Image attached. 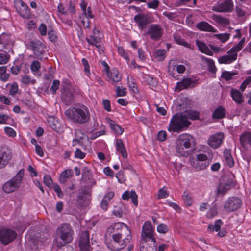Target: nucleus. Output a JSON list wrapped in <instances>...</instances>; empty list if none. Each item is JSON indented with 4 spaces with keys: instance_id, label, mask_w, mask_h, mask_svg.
Segmentation results:
<instances>
[{
    "instance_id": "64",
    "label": "nucleus",
    "mask_w": 251,
    "mask_h": 251,
    "mask_svg": "<svg viewBox=\"0 0 251 251\" xmlns=\"http://www.w3.org/2000/svg\"><path fill=\"white\" fill-rule=\"evenodd\" d=\"M4 131L10 137H14L16 135V132L11 127H5Z\"/></svg>"
},
{
    "instance_id": "8",
    "label": "nucleus",
    "mask_w": 251,
    "mask_h": 251,
    "mask_svg": "<svg viewBox=\"0 0 251 251\" xmlns=\"http://www.w3.org/2000/svg\"><path fill=\"white\" fill-rule=\"evenodd\" d=\"M28 48L33 50L34 54L38 59H42L46 49V46L43 42L38 40H33L29 43Z\"/></svg>"
},
{
    "instance_id": "14",
    "label": "nucleus",
    "mask_w": 251,
    "mask_h": 251,
    "mask_svg": "<svg viewBox=\"0 0 251 251\" xmlns=\"http://www.w3.org/2000/svg\"><path fill=\"white\" fill-rule=\"evenodd\" d=\"M194 142L193 137L188 134H182L176 140V144H179L188 149L190 147L191 143Z\"/></svg>"
},
{
    "instance_id": "62",
    "label": "nucleus",
    "mask_w": 251,
    "mask_h": 251,
    "mask_svg": "<svg viewBox=\"0 0 251 251\" xmlns=\"http://www.w3.org/2000/svg\"><path fill=\"white\" fill-rule=\"evenodd\" d=\"M167 134L165 131H160L157 134V139L160 141H164L166 138Z\"/></svg>"
},
{
    "instance_id": "47",
    "label": "nucleus",
    "mask_w": 251,
    "mask_h": 251,
    "mask_svg": "<svg viewBox=\"0 0 251 251\" xmlns=\"http://www.w3.org/2000/svg\"><path fill=\"white\" fill-rule=\"evenodd\" d=\"M9 59V55L6 52L0 50V64H6Z\"/></svg>"
},
{
    "instance_id": "34",
    "label": "nucleus",
    "mask_w": 251,
    "mask_h": 251,
    "mask_svg": "<svg viewBox=\"0 0 251 251\" xmlns=\"http://www.w3.org/2000/svg\"><path fill=\"white\" fill-rule=\"evenodd\" d=\"M209 161H200L195 160L193 162L192 166L197 171L205 169L209 165Z\"/></svg>"
},
{
    "instance_id": "37",
    "label": "nucleus",
    "mask_w": 251,
    "mask_h": 251,
    "mask_svg": "<svg viewBox=\"0 0 251 251\" xmlns=\"http://www.w3.org/2000/svg\"><path fill=\"white\" fill-rule=\"evenodd\" d=\"M120 232H117L114 229V227L111 225L107 229L105 235V242L110 239L112 237V235L114 234H117Z\"/></svg>"
},
{
    "instance_id": "2",
    "label": "nucleus",
    "mask_w": 251,
    "mask_h": 251,
    "mask_svg": "<svg viewBox=\"0 0 251 251\" xmlns=\"http://www.w3.org/2000/svg\"><path fill=\"white\" fill-rule=\"evenodd\" d=\"M126 234L120 232L112 235V239L106 241L105 244L107 248L113 251H119L124 248L131 239L130 229L125 228Z\"/></svg>"
},
{
    "instance_id": "23",
    "label": "nucleus",
    "mask_w": 251,
    "mask_h": 251,
    "mask_svg": "<svg viewBox=\"0 0 251 251\" xmlns=\"http://www.w3.org/2000/svg\"><path fill=\"white\" fill-rule=\"evenodd\" d=\"M240 141L242 146L246 149L248 144L251 146V133L244 132L240 137Z\"/></svg>"
},
{
    "instance_id": "19",
    "label": "nucleus",
    "mask_w": 251,
    "mask_h": 251,
    "mask_svg": "<svg viewBox=\"0 0 251 251\" xmlns=\"http://www.w3.org/2000/svg\"><path fill=\"white\" fill-rule=\"evenodd\" d=\"M218 12H230L233 9V3L232 0H226L219 4L217 7Z\"/></svg>"
},
{
    "instance_id": "40",
    "label": "nucleus",
    "mask_w": 251,
    "mask_h": 251,
    "mask_svg": "<svg viewBox=\"0 0 251 251\" xmlns=\"http://www.w3.org/2000/svg\"><path fill=\"white\" fill-rule=\"evenodd\" d=\"M147 244H143L140 245V251H157V245L156 242H153V246H148L146 247Z\"/></svg>"
},
{
    "instance_id": "5",
    "label": "nucleus",
    "mask_w": 251,
    "mask_h": 251,
    "mask_svg": "<svg viewBox=\"0 0 251 251\" xmlns=\"http://www.w3.org/2000/svg\"><path fill=\"white\" fill-rule=\"evenodd\" d=\"M24 175V170L21 169L15 176L6 182L3 186V190L6 193H10L19 188Z\"/></svg>"
},
{
    "instance_id": "13",
    "label": "nucleus",
    "mask_w": 251,
    "mask_h": 251,
    "mask_svg": "<svg viewBox=\"0 0 251 251\" xmlns=\"http://www.w3.org/2000/svg\"><path fill=\"white\" fill-rule=\"evenodd\" d=\"M79 246L80 251H91L88 231L85 230L81 233L79 241Z\"/></svg>"
},
{
    "instance_id": "33",
    "label": "nucleus",
    "mask_w": 251,
    "mask_h": 251,
    "mask_svg": "<svg viewBox=\"0 0 251 251\" xmlns=\"http://www.w3.org/2000/svg\"><path fill=\"white\" fill-rule=\"evenodd\" d=\"M183 116L188 120L189 119L196 120L199 118V113L196 111L191 110H186L183 112H181Z\"/></svg>"
},
{
    "instance_id": "28",
    "label": "nucleus",
    "mask_w": 251,
    "mask_h": 251,
    "mask_svg": "<svg viewBox=\"0 0 251 251\" xmlns=\"http://www.w3.org/2000/svg\"><path fill=\"white\" fill-rule=\"evenodd\" d=\"M224 157L226 164L229 167H232L234 165V161L231 155V150L229 149H225L224 151Z\"/></svg>"
},
{
    "instance_id": "15",
    "label": "nucleus",
    "mask_w": 251,
    "mask_h": 251,
    "mask_svg": "<svg viewBox=\"0 0 251 251\" xmlns=\"http://www.w3.org/2000/svg\"><path fill=\"white\" fill-rule=\"evenodd\" d=\"M81 181L84 183H87L89 189H91L96 184L95 180L93 178V175L88 167H84L82 170Z\"/></svg>"
},
{
    "instance_id": "32",
    "label": "nucleus",
    "mask_w": 251,
    "mask_h": 251,
    "mask_svg": "<svg viewBox=\"0 0 251 251\" xmlns=\"http://www.w3.org/2000/svg\"><path fill=\"white\" fill-rule=\"evenodd\" d=\"M231 96L233 100L238 104H241L244 101L242 95L238 90L232 89L231 90Z\"/></svg>"
},
{
    "instance_id": "58",
    "label": "nucleus",
    "mask_w": 251,
    "mask_h": 251,
    "mask_svg": "<svg viewBox=\"0 0 251 251\" xmlns=\"http://www.w3.org/2000/svg\"><path fill=\"white\" fill-rule=\"evenodd\" d=\"M169 196V193L167 190H164L163 188L159 189L158 194V199L165 198Z\"/></svg>"
},
{
    "instance_id": "21",
    "label": "nucleus",
    "mask_w": 251,
    "mask_h": 251,
    "mask_svg": "<svg viewBox=\"0 0 251 251\" xmlns=\"http://www.w3.org/2000/svg\"><path fill=\"white\" fill-rule=\"evenodd\" d=\"M197 82V80H193L189 78L183 79L181 82L177 83L176 89H178V91H180L183 89L187 88L191 84H196Z\"/></svg>"
},
{
    "instance_id": "31",
    "label": "nucleus",
    "mask_w": 251,
    "mask_h": 251,
    "mask_svg": "<svg viewBox=\"0 0 251 251\" xmlns=\"http://www.w3.org/2000/svg\"><path fill=\"white\" fill-rule=\"evenodd\" d=\"M226 110L222 106L217 108L212 114V118L214 119H221L225 117Z\"/></svg>"
},
{
    "instance_id": "39",
    "label": "nucleus",
    "mask_w": 251,
    "mask_h": 251,
    "mask_svg": "<svg viewBox=\"0 0 251 251\" xmlns=\"http://www.w3.org/2000/svg\"><path fill=\"white\" fill-rule=\"evenodd\" d=\"M222 224L223 222L221 220H217L215 221L214 225L209 224L208 226V229L211 231H213L215 230V231L218 232L220 230Z\"/></svg>"
},
{
    "instance_id": "18",
    "label": "nucleus",
    "mask_w": 251,
    "mask_h": 251,
    "mask_svg": "<svg viewBox=\"0 0 251 251\" xmlns=\"http://www.w3.org/2000/svg\"><path fill=\"white\" fill-rule=\"evenodd\" d=\"M61 98L67 105H71L74 102V96L70 89H62Z\"/></svg>"
},
{
    "instance_id": "30",
    "label": "nucleus",
    "mask_w": 251,
    "mask_h": 251,
    "mask_svg": "<svg viewBox=\"0 0 251 251\" xmlns=\"http://www.w3.org/2000/svg\"><path fill=\"white\" fill-rule=\"evenodd\" d=\"M107 75L113 83H117L121 79V77L119 75V72L116 69H112L110 72H108Z\"/></svg>"
},
{
    "instance_id": "55",
    "label": "nucleus",
    "mask_w": 251,
    "mask_h": 251,
    "mask_svg": "<svg viewBox=\"0 0 251 251\" xmlns=\"http://www.w3.org/2000/svg\"><path fill=\"white\" fill-rule=\"evenodd\" d=\"M116 92L117 97L124 96L126 94V88H123L121 89L120 86H117Z\"/></svg>"
},
{
    "instance_id": "41",
    "label": "nucleus",
    "mask_w": 251,
    "mask_h": 251,
    "mask_svg": "<svg viewBox=\"0 0 251 251\" xmlns=\"http://www.w3.org/2000/svg\"><path fill=\"white\" fill-rule=\"evenodd\" d=\"M11 41V34L3 33L0 35V44H8Z\"/></svg>"
},
{
    "instance_id": "10",
    "label": "nucleus",
    "mask_w": 251,
    "mask_h": 251,
    "mask_svg": "<svg viewBox=\"0 0 251 251\" xmlns=\"http://www.w3.org/2000/svg\"><path fill=\"white\" fill-rule=\"evenodd\" d=\"M242 204L241 200L237 197L229 198L225 202L224 208L227 212L237 210Z\"/></svg>"
},
{
    "instance_id": "29",
    "label": "nucleus",
    "mask_w": 251,
    "mask_h": 251,
    "mask_svg": "<svg viewBox=\"0 0 251 251\" xmlns=\"http://www.w3.org/2000/svg\"><path fill=\"white\" fill-rule=\"evenodd\" d=\"M196 42L200 51L208 55H213V52L210 50V49L204 43L200 40H196Z\"/></svg>"
},
{
    "instance_id": "36",
    "label": "nucleus",
    "mask_w": 251,
    "mask_h": 251,
    "mask_svg": "<svg viewBox=\"0 0 251 251\" xmlns=\"http://www.w3.org/2000/svg\"><path fill=\"white\" fill-rule=\"evenodd\" d=\"M245 43V38H243L236 46L232 47L230 50H229L227 53L228 54H233L237 53V52L239 51L242 48H243V46Z\"/></svg>"
},
{
    "instance_id": "50",
    "label": "nucleus",
    "mask_w": 251,
    "mask_h": 251,
    "mask_svg": "<svg viewBox=\"0 0 251 251\" xmlns=\"http://www.w3.org/2000/svg\"><path fill=\"white\" fill-rule=\"evenodd\" d=\"M214 36L216 37L217 39L221 41L222 42H225L228 40L230 34L229 33H223V34H214Z\"/></svg>"
},
{
    "instance_id": "24",
    "label": "nucleus",
    "mask_w": 251,
    "mask_h": 251,
    "mask_svg": "<svg viewBox=\"0 0 251 251\" xmlns=\"http://www.w3.org/2000/svg\"><path fill=\"white\" fill-rule=\"evenodd\" d=\"M116 148L117 151L121 154L123 158H127V153L126 150L122 139H118L116 140Z\"/></svg>"
},
{
    "instance_id": "35",
    "label": "nucleus",
    "mask_w": 251,
    "mask_h": 251,
    "mask_svg": "<svg viewBox=\"0 0 251 251\" xmlns=\"http://www.w3.org/2000/svg\"><path fill=\"white\" fill-rule=\"evenodd\" d=\"M112 225L114 227L116 231H117V232H124V233L125 234H126V233L125 231V228L130 229L129 227L127 226V225L123 223L118 222L117 223H114Z\"/></svg>"
},
{
    "instance_id": "1",
    "label": "nucleus",
    "mask_w": 251,
    "mask_h": 251,
    "mask_svg": "<svg viewBox=\"0 0 251 251\" xmlns=\"http://www.w3.org/2000/svg\"><path fill=\"white\" fill-rule=\"evenodd\" d=\"M67 119L74 123L83 124L87 123L90 118L88 108L83 104L76 105L65 111Z\"/></svg>"
},
{
    "instance_id": "52",
    "label": "nucleus",
    "mask_w": 251,
    "mask_h": 251,
    "mask_svg": "<svg viewBox=\"0 0 251 251\" xmlns=\"http://www.w3.org/2000/svg\"><path fill=\"white\" fill-rule=\"evenodd\" d=\"M174 39L178 44L181 45L185 47H188L190 45L188 43L185 41L184 39H182L179 36L175 35Z\"/></svg>"
},
{
    "instance_id": "51",
    "label": "nucleus",
    "mask_w": 251,
    "mask_h": 251,
    "mask_svg": "<svg viewBox=\"0 0 251 251\" xmlns=\"http://www.w3.org/2000/svg\"><path fill=\"white\" fill-rule=\"evenodd\" d=\"M60 81L58 80H53L52 85L50 89L53 95H55L56 93V91L58 89Z\"/></svg>"
},
{
    "instance_id": "7",
    "label": "nucleus",
    "mask_w": 251,
    "mask_h": 251,
    "mask_svg": "<svg viewBox=\"0 0 251 251\" xmlns=\"http://www.w3.org/2000/svg\"><path fill=\"white\" fill-rule=\"evenodd\" d=\"M142 240L141 244L147 243L148 241L156 242L153 236L152 225L151 222H146L144 223L142 230Z\"/></svg>"
},
{
    "instance_id": "11",
    "label": "nucleus",
    "mask_w": 251,
    "mask_h": 251,
    "mask_svg": "<svg viewBox=\"0 0 251 251\" xmlns=\"http://www.w3.org/2000/svg\"><path fill=\"white\" fill-rule=\"evenodd\" d=\"M17 237L16 232L12 229L2 228L0 230V241L4 245H8Z\"/></svg>"
},
{
    "instance_id": "63",
    "label": "nucleus",
    "mask_w": 251,
    "mask_h": 251,
    "mask_svg": "<svg viewBox=\"0 0 251 251\" xmlns=\"http://www.w3.org/2000/svg\"><path fill=\"white\" fill-rule=\"evenodd\" d=\"M85 153L82 152L79 149L77 148L76 149L75 153V156L76 158L83 159L85 157Z\"/></svg>"
},
{
    "instance_id": "26",
    "label": "nucleus",
    "mask_w": 251,
    "mask_h": 251,
    "mask_svg": "<svg viewBox=\"0 0 251 251\" xmlns=\"http://www.w3.org/2000/svg\"><path fill=\"white\" fill-rule=\"evenodd\" d=\"M237 57V53L229 54L220 57L218 61L220 64L230 63L236 60Z\"/></svg>"
},
{
    "instance_id": "53",
    "label": "nucleus",
    "mask_w": 251,
    "mask_h": 251,
    "mask_svg": "<svg viewBox=\"0 0 251 251\" xmlns=\"http://www.w3.org/2000/svg\"><path fill=\"white\" fill-rule=\"evenodd\" d=\"M157 230L159 233H166L168 232V229L166 225L162 223L157 226Z\"/></svg>"
},
{
    "instance_id": "59",
    "label": "nucleus",
    "mask_w": 251,
    "mask_h": 251,
    "mask_svg": "<svg viewBox=\"0 0 251 251\" xmlns=\"http://www.w3.org/2000/svg\"><path fill=\"white\" fill-rule=\"evenodd\" d=\"M40 64L38 61H34L31 65V69L33 72H37L40 68Z\"/></svg>"
},
{
    "instance_id": "48",
    "label": "nucleus",
    "mask_w": 251,
    "mask_h": 251,
    "mask_svg": "<svg viewBox=\"0 0 251 251\" xmlns=\"http://www.w3.org/2000/svg\"><path fill=\"white\" fill-rule=\"evenodd\" d=\"M176 151L177 153L183 157L188 156L189 153L187 151H185L183 149V146L179 144H176Z\"/></svg>"
},
{
    "instance_id": "60",
    "label": "nucleus",
    "mask_w": 251,
    "mask_h": 251,
    "mask_svg": "<svg viewBox=\"0 0 251 251\" xmlns=\"http://www.w3.org/2000/svg\"><path fill=\"white\" fill-rule=\"evenodd\" d=\"M118 53L122 56L123 58H125L126 60H129V57L128 56L126 52L123 48L121 47H119L117 49Z\"/></svg>"
},
{
    "instance_id": "45",
    "label": "nucleus",
    "mask_w": 251,
    "mask_h": 251,
    "mask_svg": "<svg viewBox=\"0 0 251 251\" xmlns=\"http://www.w3.org/2000/svg\"><path fill=\"white\" fill-rule=\"evenodd\" d=\"M203 59L205 60L207 63L208 71L212 73H215L217 69L215 66L214 62L212 59H209L204 57H203Z\"/></svg>"
},
{
    "instance_id": "25",
    "label": "nucleus",
    "mask_w": 251,
    "mask_h": 251,
    "mask_svg": "<svg viewBox=\"0 0 251 251\" xmlns=\"http://www.w3.org/2000/svg\"><path fill=\"white\" fill-rule=\"evenodd\" d=\"M107 122L110 125L112 130L116 134L121 135L124 132V129L118 125L114 121L112 120L109 118H106Z\"/></svg>"
},
{
    "instance_id": "3",
    "label": "nucleus",
    "mask_w": 251,
    "mask_h": 251,
    "mask_svg": "<svg viewBox=\"0 0 251 251\" xmlns=\"http://www.w3.org/2000/svg\"><path fill=\"white\" fill-rule=\"evenodd\" d=\"M73 230L69 224H61L56 232V238L54 240V245L58 248H61L73 240Z\"/></svg>"
},
{
    "instance_id": "42",
    "label": "nucleus",
    "mask_w": 251,
    "mask_h": 251,
    "mask_svg": "<svg viewBox=\"0 0 251 251\" xmlns=\"http://www.w3.org/2000/svg\"><path fill=\"white\" fill-rule=\"evenodd\" d=\"M230 186H231L228 185L227 183L225 184L220 183L218 186L217 193L218 194L224 195L230 189Z\"/></svg>"
},
{
    "instance_id": "61",
    "label": "nucleus",
    "mask_w": 251,
    "mask_h": 251,
    "mask_svg": "<svg viewBox=\"0 0 251 251\" xmlns=\"http://www.w3.org/2000/svg\"><path fill=\"white\" fill-rule=\"evenodd\" d=\"M18 90V86L16 82L13 83L11 86L9 91L10 94L11 95H15Z\"/></svg>"
},
{
    "instance_id": "9",
    "label": "nucleus",
    "mask_w": 251,
    "mask_h": 251,
    "mask_svg": "<svg viewBox=\"0 0 251 251\" xmlns=\"http://www.w3.org/2000/svg\"><path fill=\"white\" fill-rule=\"evenodd\" d=\"M12 157V153L6 145L0 148V169L4 168L9 162Z\"/></svg>"
},
{
    "instance_id": "49",
    "label": "nucleus",
    "mask_w": 251,
    "mask_h": 251,
    "mask_svg": "<svg viewBox=\"0 0 251 251\" xmlns=\"http://www.w3.org/2000/svg\"><path fill=\"white\" fill-rule=\"evenodd\" d=\"M184 203L187 206H190L192 204L191 197L187 191H184L182 195Z\"/></svg>"
},
{
    "instance_id": "57",
    "label": "nucleus",
    "mask_w": 251,
    "mask_h": 251,
    "mask_svg": "<svg viewBox=\"0 0 251 251\" xmlns=\"http://www.w3.org/2000/svg\"><path fill=\"white\" fill-rule=\"evenodd\" d=\"M44 182L46 186L50 187L53 183L52 180L49 175H46L44 177Z\"/></svg>"
},
{
    "instance_id": "38",
    "label": "nucleus",
    "mask_w": 251,
    "mask_h": 251,
    "mask_svg": "<svg viewBox=\"0 0 251 251\" xmlns=\"http://www.w3.org/2000/svg\"><path fill=\"white\" fill-rule=\"evenodd\" d=\"M212 19L216 22L221 24L228 25L229 24V20L226 18L223 17L220 15L214 14L212 15Z\"/></svg>"
},
{
    "instance_id": "16",
    "label": "nucleus",
    "mask_w": 251,
    "mask_h": 251,
    "mask_svg": "<svg viewBox=\"0 0 251 251\" xmlns=\"http://www.w3.org/2000/svg\"><path fill=\"white\" fill-rule=\"evenodd\" d=\"M224 137L223 133H216L210 137L208 140V144L213 148H217L221 145Z\"/></svg>"
},
{
    "instance_id": "6",
    "label": "nucleus",
    "mask_w": 251,
    "mask_h": 251,
    "mask_svg": "<svg viewBox=\"0 0 251 251\" xmlns=\"http://www.w3.org/2000/svg\"><path fill=\"white\" fill-rule=\"evenodd\" d=\"M91 200V189L89 186H82L77 196L76 202L80 207H86L89 205Z\"/></svg>"
},
{
    "instance_id": "20",
    "label": "nucleus",
    "mask_w": 251,
    "mask_h": 251,
    "mask_svg": "<svg viewBox=\"0 0 251 251\" xmlns=\"http://www.w3.org/2000/svg\"><path fill=\"white\" fill-rule=\"evenodd\" d=\"M122 198L123 200H128L129 198L132 200V203L136 206H138V196L134 191L129 192L125 191L122 195Z\"/></svg>"
},
{
    "instance_id": "56",
    "label": "nucleus",
    "mask_w": 251,
    "mask_h": 251,
    "mask_svg": "<svg viewBox=\"0 0 251 251\" xmlns=\"http://www.w3.org/2000/svg\"><path fill=\"white\" fill-rule=\"evenodd\" d=\"M159 5V1L158 0H153L147 3V6L149 8H152L154 9H156L158 7Z\"/></svg>"
},
{
    "instance_id": "43",
    "label": "nucleus",
    "mask_w": 251,
    "mask_h": 251,
    "mask_svg": "<svg viewBox=\"0 0 251 251\" xmlns=\"http://www.w3.org/2000/svg\"><path fill=\"white\" fill-rule=\"evenodd\" d=\"M48 123L50 126L53 130L57 131L58 127V122L53 117H49L48 119Z\"/></svg>"
},
{
    "instance_id": "46",
    "label": "nucleus",
    "mask_w": 251,
    "mask_h": 251,
    "mask_svg": "<svg viewBox=\"0 0 251 251\" xmlns=\"http://www.w3.org/2000/svg\"><path fill=\"white\" fill-rule=\"evenodd\" d=\"M46 240V239L43 237L41 239L40 236L36 237L32 241L34 247L36 249H38L43 244V243L45 242Z\"/></svg>"
},
{
    "instance_id": "4",
    "label": "nucleus",
    "mask_w": 251,
    "mask_h": 251,
    "mask_svg": "<svg viewBox=\"0 0 251 251\" xmlns=\"http://www.w3.org/2000/svg\"><path fill=\"white\" fill-rule=\"evenodd\" d=\"M190 124L191 122L183 116L182 113H176L172 118L168 130L180 133L188 129Z\"/></svg>"
},
{
    "instance_id": "22",
    "label": "nucleus",
    "mask_w": 251,
    "mask_h": 251,
    "mask_svg": "<svg viewBox=\"0 0 251 251\" xmlns=\"http://www.w3.org/2000/svg\"><path fill=\"white\" fill-rule=\"evenodd\" d=\"M196 27L201 31L216 32L217 30L213 27L210 24L206 22H201L197 23Z\"/></svg>"
},
{
    "instance_id": "44",
    "label": "nucleus",
    "mask_w": 251,
    "mask_h": 251,
    "mask_svg": "<svg viewBox=\"0 0 251 251\" xmlns=\"http://www.w3.org/2000/svg\"><path fill=\"white\" fill-rule=\"evenodd\" d=\"M237 75V73L235 72H230L227 71H224L222 73L221 77L226 80L228 81L232 79V77Z\"/></svg>"
},
{
    "instance_id": "54",
    "label": "nucleus",
    "mask_w": 251,
    "mask_h": 251,
    "mask_svg": "<svg viewBox=\"0 0 251 251\" xmlns=\"http://www.w3.org/2000/svg\"><path fill=\"white\" fill-rule=\"evenodd\" d=\"M116 177L120 183H123L125 180V176L123 171L120 170L116 174Z\"/></svg>"
},
{
    "instance_id": "12",
    "label": "nucleus",
    "mask_w": 251,
    "mask_h": 251,
    "mask_svg": "<svg viewBox=\"0 0 251 251\" xmlns=\"http://www.w3.org/2000/svg\"><path fill=\"white\" fill-rule=\"evenodd\" d=\"M163 33V29L161 26L157 24H154L148 28L146 34L150 35L151 39L157 41L161 39Z\"/></svg>"
},
{
    "instance_id": "17",
    "label": "nucleus",
    "mask_w": 251,
    "mask_h": 251,
    "mask_svg": "<svg viewBox=\"0 0 251 251\" xmlns=\"http://www.w3.org/2000/svg\"><path fill=\"white\" fill-rule=\"evenodd\" d=\"M134 19L142 29L151 22L150 16L147 14H139L136 15Z\"/></svg>"
},
{
    "instance_id": "27",
    "label": "nucleus",
    "mask_w": 251,
    "mask_h": 251,
    "mask_svg": "<svg viewBox=\"0 0 251 251\" xmlns=\"http://www.w3.org/2000/svg\"><path fill=\"white\" fill-rule=\"evenodd\" d=\"M16 10L20 15L25 19H29L31 18L30 9L28 8V6L21 8V7H17Z\"/></svg>"
}]
</instances>
